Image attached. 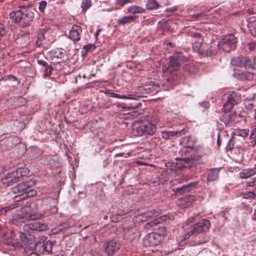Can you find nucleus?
<instances>
[{"mask_svg":"<svg viewBox=\"0 0 256 256\" xmlns=\"http://www.w3.org/2000/svg\"><path fill=\"white\" fill-rule=\"evenodd\" d=\"M196 216H192L186 222V224L182 226L185 234L184 236L178 238V241L180 240L182 242L189 238V237L192 234H197L200 233L202 234L208 231L210 226V221L206 219H204L194 225H190L191 222H193Z\"/></svg>","mask_w":256,"mask_h":256,"instance_id":"f257e3e1","label":"nucleus"},{"mask_svg":"<svg viewBox=\"0 0 256 256\" xmlns=\"http://www.w3.org/2000/svg\"><path fill=\"white\" fill-rule=\"evenodd\" d=\"M179 154H180L181 157L176 158V160L180 161V164L182 167L189 169L196 166L200 163L199 158L202 156L194 152L192 148L188 147L182 148L179 150Z\"/></svg>","mask_w":256,"mask_h":256,"instance_id":"f03ea898","label":"nucleus"},{"mask_svg":"<svg viewBox=\"0 0 256 256\" xmlns=\"http://www.w3.org/2000/svg\"><path fill=\"white\" fill-rule=\"evenodd\" d=\"M162 212L160 209H154L152 210H148L146 212H144L139 215L138 218V220L142 222H144L148 220L150 218H154V220L150 222H148L146 225L147 228L149 226L152 227L160 223L165 222L166 223L170 220V216L163 214L162 215Z\"/></svg>","mask_w":256,"mask_h":256,"instance_id":"7ed1b4c3","label":"nucleus"},{"mask_svg":"<svg viewBox=\"0 0 256 256\" xmlns=\"http://www.w3.org/2000/svg\"><path fill=\"white\" fill-rule=\"evenodd\" d=\"M20 8H27L28 10L23 12H22L20 10H16V11L11 12L10 14V18L11 19L12 22L16 23L19 22L22 20V18H23L24 22L22 24V26L26 27L30 26L31 24L32 20H26V18H30L32 16V12H31V10H30V5H24L22 6H20Z\"/></svg>","mask_w":256,"mask_h":256,"instance_id":"20e7f679","label":"nucleus"},{"mask_svg":"<svg viewBox=\"0 0 256 256\" xmlns=\"http://www.w3.org/2000/svg\"><path fill=\"white\" fill-rule=\"evenodd\" d=\"M186 60V57L183 53L178 52L173 54L170 61L164 68L165 73L172 74L176 70L180 65Z\"/></svg>","mask_w":256,"mask_h":256,"instance_id":"39448f33","label":"nucleus"},{"mask_svg":"<svg viewBox=\"0 0 256 256\" xmlns=\"http://www.w3.org/2000/svg\"><path fill=\"white\" fill-rule=\"evenodd\" d=\"M150 119V117L147 116L144 120H140V124L136 128L135 130L138 136L152 135L154 134L156 130V126L152 123Z\"/></svg>","mask_w":256,"mask_h":256,"instance_id":"423d86ee","label":"nucleus"},{"mask_svg":"<svg viewBox=\"0 0 256 256\" xmlns=\"http://www.w3.org/2000/svg\"><path fill=\"white\" fill-rule=\"evenodd\" d=\"M30 172V170L26 168H20L8 173L2 178L1 182L3 184L10 186L16 182L20 177L28 175Z\"/></svg>","mask_w":256,"mask_h":256,"instance_id":"0eeeda50","label":"nucleus"},{"mask_svg":"<svg viewBox=\"0 0 256 256\" xmlns=\"http://www.w3.org/2000/svg\"><path fill=\"white\" fill-rule=\"evenodd\" d=\"M237 42L238 39L234 34L226 35L220 39L218 46L225 52H230L235 49Z\"/></svg>","mask_w":256,"mask_h":256,"instance_id":"6e6552de","label":"nucleus"},{"mask_svg":"<svg viewBox=\"0 0 256 256\" xmlns=\"http://www.w3.org/2000/svg\"><path fill=\"white\" fill-rule=\"evenodd\" d=\"M32 224H26L24 226V232H20V238L24 246V248L26 252L31 250L32 246V238L31 236L32 230Z\"/></svg>","mask_w":256,"mask_h":256,"instance_id":"1a4fd4ad","label":"nucleus"},{"mask_svg":"<svg viewBox=\"0 0 256 256\" xmlns=\"http://www.w3.org/2000/svg\"><path fill=\"white\" fill-rule=\"evenodd\" d=\"M12 190L14 192L20 193L22 192L25 194L22 199L26 198L28 196H32V186L28 182H25L19 184L17 186L13 188ZM21 198H20V199Z\"/></svg>","mask_w":256,"mask_h":256,"instance_id":"9d476101","label":"nucleus"},{"mask_svg":"<svg viewBox=\"0 0 256 256\" xmlns=\"http://www.w3.org/2000/svg\"><path fill=\"white\" fill-rule=\"evenodd\" d=\"M240 99V96L237 92H230L226 102L223 105L224 112H230Z\"/></svg>","mask_w":256,"mask_h":256,"instance_id":"9b49d317","label":"nucleus"},{"mask_svg":"<svg viewBox=\"0 0 256 256\" xmlns=\"http://www.w3.org/2000/svg\"><path fill=\"white\" fill-rule=\"evenodd\" d=\"M162 239V238L159 233L153 232L145 236L144 243L146 246H154L158 245Z\"/></svg>","mask_w":256,"mask_h":256,"instance_id":"f8f14e48","label":"nucleus"},{"mask_svg":"<svg viewBox=\"0 0 256 256\" xmlns=\"http://www.w3.org/2000/svg\"><path fill=\"white\" fill-rule=\"evenodd\" d=\"M158 87H159L158 83L150 80L146 82L144 84H142L138 88V90L142 94H145L154 91Z\"/></svg>","mask_w":256,"mask_h":256,"instance_id":"ddd939ff","label":"nucleus"},{"mask_svg":"<svg viewBox=\"0 0 256 256\" xmlns=\"http://www.w3.org/2000/svg\"><path fill=\"white\" fill-rule=\"evenodd\" d=\"M104 246L106 254L108 256H111L120 248V244L114 240H112L106 242Z\"/></svg>","mask_w":256,"mask_h":256,"instance_id":"4468645a","label":"nucleus"},{"mask_svg":"<svg viewBox=\"0 0 256 256\" xmlns=\"http://www.w3.org/2000/svg\"><path fill=\"white\" fill-rule=\"evenodd\" d=\"M187 128H183L179 131H164L162 132V138L168 140L171 138H178L188 132Z\"/></svg>","mask_w":256,"mask_h":256,"instance_id":"2eb2a0df","label":"nucleus"},{"mask_svg":"<svg viewBox=\"0 0 256 256\" xmlns=\"http://www.w3.org/2000/svg\"><path fill=\"white\" fill-rule=\"evenodd\" d=\"M198 184V181L190 182L188 184H185L182 186L176 188L174 190V192L176 194H183L190 192L194 188H196Z\"/></svg>","mask_w":256,"mask_h":256,"instance_id":"dca6fc26","label":"nucleus"},{"mask_svg":"<svg viewBox=\"0 0 256 256\" xmlns=\"http://www.w3.org/2000/svg\"><path fill=\"white\" fill-rule=\"evenodd\" d=\"M82 32V29L80 26L74 25L70 31L69 38L74 42L78 41L80 40Z\"/></svg>","mask_w":256,"mask_h":256,"instance_id":"f3484780","label":"nucleus"},{"mask_svg":"<svg viewBox=\"0 0 256 256\" xmlns=\"http://www.w3.org/2000/svg\"><path fill=\"white\" fill-rule=\"evenodd\" d=\"M32 202L29 201L22 208V216L24 217L26 220H32Z\"/></svg>","mask_w":256,"mask_h":256,"instance_id":"a211bd4d","label":"nucleus"},{"mask_svg":"<svg viewBox=\"0 0 256 256\" xmlns=\"http://www.w3.org/2000/svg\"><path fill=\"white\" fill-rule=\"evenodd\" d=\"M20 142L18 139L15 136H10L3 141V146L8 150H10Z\"/></svg>","mask_w":256,"mask_h":256,"instance_id":"6ab92c4d","label":"nucleus"},{"mask_svg":"<svg viewBox=\"0 0 256 256\" xmlns=\"http://www.w3.org/2000/svg\"><path fill=\"white\" fill-rule=\"evenodd\" d=\"M234 76L240 80H250L253 79V73L251 72H245L241 71H237L234 73Z\"/></svg>","mask_w":256,"mask_h":256,"instance_id":"aec40b11","label":"nucleus"},{"mask_svg":"<svg viewBox=\"0 0 256 256\" xmlns=\"http://www.w3.org/2000/svg\"><path fill=\"white\" fill-rule=\"evenodd\" d=\"M236 116V113H224L220 117V120L223 122L226 126L230 122L234 121Z\"/></svg>","mask_w":256,"mask_h":256,"instance_id":"412c9836","label":"nucleus"},{"mask_svg":"<svg viewBox=\"0 0 256 256\" xmlns=\"http://www.w3.org/2000/svg\"><path fill=\"white\" fill-rule=\"evenodd\" d=\"M65 54L66 51L60 48L53 49L49 52L50 56L53 58H62L64 56Z\"/></svg>","mask_w":256,"mask_h":256,"instance_id":"4be33fe9","label":"nucleus"},{"mask_svg":"<svg viewBox=\"0 0 256 256\" xmlns=\"http://www.w3.org/2000/svg\"><path fill=\"white\" fill-rule=\"evenodd\" d=\"M246 62V57L238 56L233 58L230 60V64L236 66H242Z\"/></svg>","mask_w":256,"mask_h":256,"instance_id":"5701e85b","label":"nucleus"},{"mask_svg":"<svg viewBox=\"0 0 256 256\" xmlns=\"http://www.w3.org/2000/svg\"><path fill=\"white\" fill-rule=\"evenodd\" d=\"M218 176V170L216 168L211 170L207 175L208 181H214L216 180Z\"/></svg>","mask_w":256,"mask_h":256,"instance_id":"b1692460","label":"nucleus"},{"mask_svg":"<svg viewBox=\"0 0 256 256\" xmlns=\"http://www.w3.org/2000/svg\"><path fill=\"white\" fill-rule=\"evenodd\" d=\"M135 16H128L123 17L118 20V23L120 25H124L134 22L135 20Z\"/></svg>","mask_w":256,"mask_h":256,"instance_id":"393cba45","label":"nucleus"},{"mask_svg":"<svg viewBox=\"0 0 256 256\" xmlns=\"http://www.w3.org/2000/svg\"><path fill=\"white\" fill-rule=\"evenodd\" d=\"M48 226L44 223H42L39 222H33V231H43L46 230Z\"/></svg>","mask_w":256,"mask_h":256,"instance_id":"a878e982","label":"nucleus"},{"mask_svg":"<svg viewBox=\"0 0 256 256\" xmlns=\"http://www.w3.org/2000/svg\"><path fill=\"white\" fill-rule=\"evenodd\" d=\"M144 10V8L136 5L132 6L127 10L128 12L132 14L142 13Z\"/></svg>","mask_w":256,"mask_h":256,"instance_id":"bb28decb","label":"nucleus"},{"mask_svg":"<svg viewBox=\"0 0 256 256\" xmlns=\"http://www.w3.org/2000/svg\"><path fill=\"white\" fill-rule=\"evenodd\" d=\"M243 198L245 199H256V189H253L252 190L246 191L242 193Z\"/></svg>","mask_w":256,"mask_h":256,"instance_id":"cd10ccee","label":"nucleus"},{"mask_svg":"<svg viewBox=\"0 0 256 256\" xmlns=\"http://www.w3.org/2000/svg\"><path fill=\"white\" fill-rule=\"evenodd\" d=\"M26 220L23 216H17L12 218L10 221L12 224L20 226Z\"/></svg>","mask_w":256,"mask_h":256,"instance_id":"c85d7f7f","label":"nucleus"},{"mask_svg":"<svg viewBox=\"0 0 256 256\" xmlns=\"http://www.w3.org/2000/svg\"><path fill=\"white\" fill-rule=\"evenodd\" d=\"M108 96L112 98H120V99H130L132 98V95L131 94H116L112 92H108Z\"/></svg>","mask_w":256,"mask_h":256,"instance_id":"c756f323","label":"nucleus"},{"mask_svg":"<svg viewBox=\"0 0 256 256\" xmlns=\"http://www.w3.org/2000/svg\"><path fill=\"white\" fill-rule=\"evenodd\" d=\"M255 64L254 61L252 62L250 59L246 57V62L244 64V66L248 72L254 68Z\"/></svg>","mask_w":256,"mask_h":256,"instance_id":"7c9ffc66","label":"nucleus"},{"mask_svg":"<svg viewBox=\"0 0 256 256\" xmlns=\"http://www.w3.org/2000/svg\"><path fill=\"white\" fill-rule=\"evenodd\" d=\"M44 238H42V241L37 240L35 244V250L36 252H39L40 253L44 252Z\"/></svg>","mask_w":256,"mask_h":256,"instance_id":"2f4dec72","label":"nucleus"},{"mask_svg":"<svg viewBox=\"0 0 256 256\" xmlns=\"http://www.w3.org/2000/svg\"><path fill=\"white\" fill-rule=\"evenodd\" d=\"M192 48L196 52H198L201 54H203L204 52V50L202 48V42L200 40L195 42L192 44Z\"/></svg>","mask_w":256,"mask_h":256,"instance_id":"473e14b6","label":"nucleus"},{"mask_svg":"<svg viewBox=\"0 0 256 256\" xmlns=\"http://www.w3.org/2000/svg\"><path fill=\"white\" fill-rule=\"evenodd\" d=\"M146 6L147 10H152L158 8L159 4L156 0H148Z\"/></svg>","mask_w":256,"mask_h":256,"instance_id":"72a5a7b5","label":"nucleus"},{"mask_svg":"<svg viewBox=\"0 0 256 256\" xmlns=\"http://www.w3.org/2000/svg\"><path fill=\"white\" fill-rule=\"evenodd\" d=\"M254 174V170H244L240 172V176L242 178H246Z\"/></svg>","mask_w":256,"mask_h":256,"instance_id":"f704fd0d","label":"nucleus"},{"mask_svg":"<svg viewBox=\"0 0 256 256\" xmlns=\"http://www.w3.org/2000/svg\"><path fill=\"white\" fill-rule=\"evenodd\" d=\"M248 28L251 34L256 37V20L250 22Z\"/></svg>","mask_w":256,"mask_h":256,"instance_id":"c9c22d12","label":"nucleus"},{"mask_svg":"<svg viewBox=\"0 0 256 256\" xmlns=\"http://www.w3.org/2000/svg\"><path fill=\"white\" fill-rule=\"evenodd\" d=\"M91 5V0H82L81 4L82 12H86L88 9L90 7Z\"/></svg>","mask_w":256,"mask_h":256,"instance_id":"e433bc0d","label":"nucleus"},{"mask_svg":"<svg viewBox=\"0 0 256 256\" xmlns=\"http://www.w3.org/2000/svg\"><path fill=\"white\" fill-rule=\"evenodd\" d=\"M70 226V224L68 222H62L58 225L56 228V232L62 231L64 229L68 228Z\"/></svg>","mask_w":256,"mask_h":256,"instance_id":"4c0bfd02","label":"nucleus"},{"mask_svg":"<svg viewBox=\"0 0 256 256\" xmlns=\"http://www.w3.org/2000/svg\"><path fill=\"white\" fill-rule=\"evenodd\" d=\"M3 80H12L16 82L17 84H20V81L18 80V78L12 74H9L4 76L1 78Z\"/></svg>","mask_w":256,"mask_h":256,"instance_id":"58836bf2","label":"nucleus"},{"mask_svg":"<svg viewBox=\"0 0 256 256\" xmlns=\"http://www.w3.org/2000/svg\"><path fill=\"white\" fill-rule=\"evenodd\" d=\"M249 133V130L248 129H242V130H236L235 132V134L242 136L243 138H246L247 136Z\"/></svg>","mask_w":256,"mask_h":256,"instance_id":"ea45409f","label":"nucleus"},{"mask_svg":"<svg viewBox=\"0 0 256 256\" xmlns=\"http://www.w3.org/2000/svg\"><path fill=\"white\" fill-rule=\"evenodd\" d=\"M182 68L188 74L192 73L194 71L193 66L190 64H186L182 66Z\"/></svg>","mask_w":256,"mask_h":256,"instance_id":"a19ab883","label":"nucleus"},{"mask_svg":"<svg viewBox=\"0 0 256 256\" xmlns=\"http://www.w3.org/2000/svg\"><path fill=\"white\" fill-rule=\"evenodd\" d=\"M44 68V77H48L50 76L52 74V71L53 70L52 67L51 66L46 65V66Z\"/></svg>","mask_w":256,"mask_h":256,"instance_id":"79ce46f5","label":"nucleus"},{"mask_svg":"<svg viewBox=\"0 0 256 256\" xmlns=\"http://www.w3.org/2000/svg\"><path fill=\"white\" fill-rule=\"evenodd\" d=\"M96 48V46L94 44H88L83 47V50H85V53L86 54L88 52H90Z\"/></svg>","mask_w":256,"mask_h":256,"instance_id":"37998d69","label":"nucleus"},{"mask_svg":"<svg viewBox=\"0 0 256 256\" xmlns=\"http://www.w3.org/2000/svg\"><path fill=\"white\" fill-rule=\"evenodd\" d=\"M52 242L50 241V240L47 241L46 244H44V251H46L47 252H50L52 250Z\"/></svg>","mask_w":256,"mask_h":256,"instance_id":"c03bdc74","label":"nucleus"},{"mask_svg":"<svg viewBox=\"0 0 256 256\" xmlns=\"http://www.w3.org/2000/svg\"><path fill=\"white\" fill-rule=\"evenodd\" d=\"M34 208L36 210L41 209L43 206V201L42 199L35 200Z\"/></svg>","mask_w":256,"mask_h":256,"instance_id":"a18cd8bd","label":"nucleus"},{"mask_svg":"<svg viewBox=\"0 0 256 256\" xmlns=\"http://www.w3.org/2000/svg\"><path fill=\"white\" fill-rule=\"evenodd\" d=\"M14 208L12 206H8L0 208V215L4 214L7 212Z\"/></svg>","mask_w":256,"mask_h":256,"instance_id":"49530a36","label":"nucleus"},{"mask_svg":"<svg viewBox=\"0 0 256 256\" xmlns=\"http://www.w3.org/2000/svg\"><path fill=\"white\" fill-rule=\"evenodd\" d=\"M47 3L46 1L42 0L39 3L38 10L41 12H44Z\"/></svg>","mask_w":256,"mask_h":256,"instance_id":"de8ad7c7","label":"nucleus"},{"mask_svg":"<svg viewBox=\"0 0 256 256\" xmlns=\"http://www.w3.org/2000/svg\"><path fill=\"white\" fill-rule=\"evenodd\" d=\"M132 0H116V4L120 6H124V4L131 2Z\"/></svg>","mask_w":256,"mask_h":256,"instance_id":"09e8293b","label":"nucleus"},{"mask_svg":"<svg viewBox=\"0 0 256 256\" xmlns=\"http://www.w3.org/2000/svg\"><path fill=\"white\" fill-rule=\"evenodd\" d=\"M33 220H36V219H40L41 218H42L44 216V213H40V214H35L33 212Z\"/></svg>","mask_w":256,"mask_h":256,"instance_id":"8fccbe9b","label":"nucleus"},{"mask_svg":"<svg viewBox=\"0 0 256 256\" xmlns=\"http://www.w3.org/2000/svg\"><path fill=\"white\" fill-rule=\"evenodd\" d=\"M200 106L203 107L204 109L202 110L204 111L206 110L210 106V104L208 102H204L200 104Z\"/></svg>","mask_w":256,"mask_h":256,"instance_id":"3c124183","label":"nucleus"},{"mask_svg":"<svg viewBox=\"0 0 256 256\" xmlns=\"http://www.w3.org/2000/svg\"><path fill=\"white\" fill-rule=\"evenodd\" d=\"M192 36L194 38L198 40H202V36L200 32L194 33Z\"/></svg>","mask_w":256,"mask_h":256,"instance_id":"603ef678","label":"nucleus"},{"mask_svg":"<svg viewBox=\"0 0 256 256\" xmlns=\"http://www.w3.org/2000/svg\"><path fill=\"white\" fill-rule=\"evenodd\" d=\"M44 32H40L38 34V36H37V38H38L37 40H38L40 42H42L44 40Z\"/></svg>","mask_w":256,"mask_h":256,"instance_id":"864d4df0","label":"nucleus"},{"mask_svg":"<svg viewBox=\"0 0 256 256\" xmlns=\"http://www.w3.org/2000/svg\"><path fill=\"white\" fill-rule=\"evenodd\" d=\"M244 104L246 106V108L247 110H252V108L253 107V104L251 103L250 101H248L247 102H245Z\"/></svg>","mask_w":256,"mask_h":256,"instance_id":"5fc2aeb1","label":"nucleus"},{"mask_svg":"<svg viewBox=\"0 0 256 256\" xmlns=\"http://www.w3.org/2000/svg\"><path fill=\"white\" fill-rule=\"evenodd\" d=\"M232 138L230 139L228 143L227 144L226 148L228 150H231L233 148L234 144H232Z\"/></svg>","mask_w":256,"mask_h":256,"instance_id":"6e6d98bb","label":"nucleus"},{"mask_svg":"<svg viewBox=\"0 0 256 256\" xmlns=\"http://www.w3.org/2000/svg\"><path fill=\"white\" fill-rule=\"evenodd\" d=\"M246 185L248 186H252L254 185H256V178L254 179L252 181L247 182Z\"/></svg>","mask_w":256,"mask_h":256,"instance_id":"4d7b16f0","label":"nucleus"},{"mask_svg":"<svg viewBox=\"0 0 256 256\" xmlns=\"http://www.w3.org/2000/svg\"><path fill=\"white\" fill-rule=\"evenodd\" d=\"M37 62H38V63L40 65H41V66H43L44 67H46V65L48 64V62H45L43 60H42L38 59Z\"/></svg>","mask_w":256,"mask_h":256,"instance_id":"13d9d810","label":"nucleus"},{"mask_svg":"<svg viewBox=\"0 0 256 256\" xmlns=\"http://www.w3.org/2000/svg\"><path fill=\"white\" fill-rule=\"evenodd\" d=\"M249 48L252 50H256V41L250 44Z\"/></svg>","mask_w":256,"mask_h":256,"instance_id":"bf43d9fd","label":"nucleus"},{"mask_svg":"<svg viewBox=\"0 0 256 256\" xmlns=\"http://www.w3.org/2000/svg\"><path fill=\"white\" fill-rule=\"evenodd\" d=\"M206 55L207 56H211L213 54H215L216 52L214 50H208L206 52Z\"/></svg>","mask_w":256,"mask_h":256,"instance_id":"052dcab7","label":"nucleus"},{"mask_svg":"<svg viewBox=\"0 0 256 256\" xmlns=\"http://www.w3.org/2000/svg\"><path fill=\"white\" fill-rule=\"evenodd\" d=\"M176 10H177V7L174 6V7L168 8L166 10V12H175Z\"/></svg>","mask_w":256,"mask_h":256,"instance_id":"680f3d73","label":"nucleus"},{"mask_svg":"<svg viewBox=\"0 0 256 256\" xmlns=\"http://www.w3.org/2000/svg\"><path fill=\"white\" fill-rule=\"evenodd\" d=\"M15 236V232L13 230H10V235L8 236L10 238L13 239Z\"/></svg>","mask_w":256,"mask_h":256,"instance_id":"e2e57ef3","label":"nucleus"},{"mask_svg":"<svg viewBox=\"0 0 256 256\" xmlns=\"http://www.w3.org/2000/svg\"><path fill=\"white\" fill-rule=\"evenodd\" d=\"M34 150V152H37L38 155H40L41 154V153H42V152H41V150L40 149H38V148H36L35 147L33 146V151Z\"/></svg>","mask_w":256,"mask_h":256,"instance_id":"0e129e2a","label":"nucleus"},{"mask_svg":"<svg viewBox=\"0 0 256 256\" xmlns=\"http://www.w3.org/2000/svg\"><path fill=\"white\" fill-rule=\"evenodd\" d=\"M172 250H170V251L171 252H172V251H174V250H176L177 249H178L179 248H178V246H176V244H175L174 246H173V244H172Z\"/></svg>","mask_w":256,"mask_h":256,"instance_id":"69168bd1","label":"nucleus"},{"mask_svg":"<svg viewBox=\"0 0 256 256\" xmlns=\"http://www.w3.org/2000/svg\"><path fill=\"white\" fill-rule=\"evenodd\" d=\"M42 42H40L38 40H37L36 42V44H35V46L36 47H40L41 45V44H42Z\"/></svg>","mask_w":256,"mask_h":256,"instance_id":"338daca9","label":"nucleus"},{"mask_svg":"<svg viewBox=\"0 0 256 256\" xmlns=\"http://www.w3.org/2000/svg\"><path fill=\"white\" fill-rule=\"evenodd\" d=\"M203 16H204L203 14L199 13V14L194 15V17H195L196 18H199L202 17Z\"/></svg>","mask_w":256,"mask_h":256,"instance_id":"774afa93","label":"nucleus"}]
</instances>
